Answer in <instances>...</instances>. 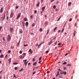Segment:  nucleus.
Masks as SVG:
<instances>
[{"instance_id": "obj_1", "label": "nucleus", "mask_w": 79, "mask_h": 79, "mask_svg": "<svg viewBox=\"0 0 79 79\" xmlns=\"http://www.w3.org/2000/svg\"><path fill=\"white\" fill-rule=\"evenodd\" d=\"M11 40V37H10V35H8L7 37V42H10Z\"/></svg>"}, {"instance_id": "obj_2", "label": "nucleus", "mask_w": 79, "mask_h": 79, "mask_svg": "<svg viewBox=\"0 0 79 79\" xmlns=\"http://www.w3.org/2000/svg\"><path fill=\"white\" fill-rule=\"evenodd\" d=\"M21 13H19L18 14L17 16V17L16 19H18L19 18V17H20V16H21Z\"/></svg>"}, {"instance_id": "obj_3", "label": "nucleus", "mask_w": 79, "mask_h": 79, "mask_svg": "<svg viewBox=\"0 0 79 79\" xmlns=\"http://www.w3.org/2000/svg\"><path fill=\"white\" fill-rule=\"evenodd\" d=\"M22 25L23 26V27L24 28L25 25V23H24V22L23 21L22 22Z\"/></svg>"}, {"instance_id": "obj_4", "label": "nucleus", "mask_w": 79, "mask_h": 79, "mask_svg": "<svg viewBox=\"0 0 79 79\" xmlns=\"http://www.w3.org/2000/svg\"><path fill=\"white\" fill-rule=\"evenodd\" d=\"M28 63V62H24V64H25V67L27 66V64Z\"/></svg>"}, {"instance_id": "obj_5", "label": "nucleus", "mask_w": 79, "mask_h": 79, "mask_svg": "<svg viewBox=\"0 0 79 79\" xmlns=\"http://www.w3.org/2000/svg\"><path fill=\"white\" fill-rule=\"evenodd\" d=\"M10 16L11 17V18L13 17V13H11Z\"/></svg>"}, {"instance_id": "obj_6", "label": "nucleus", "mask_w": 79, "mask_h": 79, "mask_svg": "<svg viewBox=\"0 0 79 79\" xmlns=\"http://www.w3.org/2000/svg\"><path fill=\"white\" fill-rule=\"evenodd\" d=\"M61 72L63 73V74H64V75H66V72L62 71V72H61Z\"/></svg>"}, {"instance_id": "obj_7", "label": "nucleus", "mask_w": 79, "mask_h": 79, "mask_svg": "<svg viewBox=\"0 0 79 79\" xmlns=\"http://www.w3.org/2000/svg\"><path fill=\"white\" fill-rule=\"evenodd\" d=\"M45 6L43 7L42 8L41 10L43 11H44V10H45Z\"/></svg>"}, {"instance_id": "obj_8", "label": "nucleus", "mask_w": 79, "mask_h": 79, "mask_svg": "<svg viewBox=\"0 0 79 79\" xmlns=\"http://www.w3.org/2000/svg\"><path fill=\"white\" fill-rule=\"evenodd\" d=\"M28 24H29V23H28V22H26V23L25 25H26V27H27V26H28Z\"/></svg>"}, {"instance_id": "obj_9", "label": "nucleus", "mask_w": 79, "mask_h": 79, "mask_svg": "<svg viewBox=\"0 0 79 79\" xmlns=\"http://www.w3.org/2000/svg\"><path fill=\"white\" fill-rule=\"evenodd\" d=\"M37 62H35L33 64V66H35L36 64H37Z\"/></svg>"}, {"instance_id": "obj_10", "label": "nucleus", "mask_w": 79, "mask_h": 79, "mask_svg": "<svg viewBox=\"0 0 79 79\" xmlns=\"http://www.w3.org/2000/svg\"><path fill=\"white\" fill-rule=\"evenodd\" d=\"M3 9L2 8H1L0 9V13H2V12H3Z\"/></svg>"}, {"instance_id": "obj_11", "label": "nucleus", "mask_w": 79, "mask_h": 79, "mask_svg": "<svg viewBox=\"0 0 79 79\" xmlns=\"http://www.w3.org/2000/svg\"><path fill=\"white\" fill-rule=\"evenodd\" d=\"M71 3L72 2H70L69 4H68V6H71Z\"/></svg>"}, {"instance_id": "obj_12", "label": "nucleus", "mask_w": 79, "mask_h": 79, "mask_svg": "<svg viewBox=\"0 0 79 79\" xmlns=\"http://www.w3.org/2000/svg\"><path fill=\"white\" fill-rule=\"evenodd\" d=\"M39 5H40V2H38L36 4L37 6H39Z\"/></svg>"}, {"instance_id": "obj_13", "label": "nucleus", "mask_w": 79, "mask_h": 79, "mask_svg": "<svg viewBox=\"0 0 79 79\" xmlns=\"http://www.w3.org/2000/svg\"><path fill=\"white\" fill-rule=\"evenodd\" d=\"M5 14L4 15V17H2V19H3V20H4V19H5Z\"/></svg>"}, {"instance_id": "obj_14", "label": "nucleus", "mask_w": 79, "mask_h": 79, "mask_svg": "<svg viewBox=\"0 0 79 79\" xmlns=\"http://www.w3.org/2000/svg\"><path fill=\"white\" fill-rule=\"evenodd\" d=\"M23 56L22 55H21L20 56V59H23Z\"/></svg>"}, {"instance_id": "obj_15", "label": "nucleus", "mask_w": 79, "mask_h": 79, "mask_svg": "<svg viewBox=\"0 0 79 79\" xmlns=\"http://www.w3.org/2000/svg\"><path fill=\"white\" fill-rule=\"evenodd\" d=\"M10 31H11V32H13V28H10Z\"/></svg>"}, {"instance_id": "obj_16", "label": "nucleus", "mask_w": 79, "mask_h": 79, "mask_svg": "<svg viewBox=\"0 0 79 79\" xmlns=\"http://www.w3.org/2000/svg\"><path fill=\"white\" fill-rule=\"evenodd\" d=\"M42 29L40 28V31L42 32Z\"/></svg>"}, {"instance_id": "obj_17", "label": "nucleus", "mask_w": 79, "mask_h": 79, "mask_svg": "<svg viewBox=\"0 0 79 79\" xmlns=\"http://www.w3.org/2000/svg\"><path fill=\"white\" fill-rule=\"evenodd\" d=\"M34 26H35V23H33L31 25V26H32V27H34Z\"/></svg>"}, {"instance_id": "obj_18", "label": "nucleus", "mask_w": 79, "mask_h": 79, "mask_svg": "<svg viewBox=\"0 0 79 79\" xmlns=\"http://www.w3.org/2000/svg\"><path fill=\"white\" fill-rule=\"evenodd\" d=\"M24 21H27V18H25L24 19Z\"/></svg>"}, {"instance_id": "obj_19", "label": "nucleus", "mask_w": 79, "mask_h": 79, "mask_svg": "<svg viewBox=\"0 0 79 79\" xmlns=\"http://www.w3.org/2000/svg\"><path fill=\"white\" fill-rule=\"evenodd\" d=\"M59 78H63V76H62L61 75H60V76H59Z\"/></svg>"}, {"instance_id": "obj_20", "label": "nucleus", "mask_w": 79, "mask_h": 79, "mask_svg": "<svg viewBox=\"0 0 79 79\" xmlns=\"http://www.w3.org/2000/svg\"><path fill=\"white\" fill-rule=\"evenodd\" d=\"M3 56H3V55H2L0 56V58H2V57H3Z\"/></svg>"}, {"instance_id": "obj_21", "label": "nucleus", "mask_w": 79, "mask_h": 79, "mask_svg": "<svg viewBox=\"0 0 79 79\" xmlns=\"http://www.w3.org/2000/svg\"><path fill=\"white\" fill-rule=\"evenodd\" d=\"M22 71H23V69H21V70H19V72H21Z\"/></svg>"}, {"instance_id": "obj_22", "label": "nucleus", "mask_w": 79, "mask_h": 79, "mask_svg": "<svg viewBox=\"0 0 79 79\" xmlns=\"http://www.w3.org/2000/svg\"><path fill=\"white\" fill-rule=\"evenodd\" d=\"M19 43H20V40L19 41V43L17 44L18 46H19Z\"/></svg>"}, {"instance_id": "obj_23", "label": "nucleus", "mask_w": 79, "mask_h": 79, "mask_svg": "<svg viewBox=\"0 0 79 79\" xmlns=\"http://www.w3.org/2000/svg\"><path fill=\"white\" fill-rule=\"evenodd\" d=\"M14 69L15 70H17V69H18V68H17V67H15L14 68Z\"/></svg>"}, {"instance_id": "obj_24", "label": "nucleus", "mask_w": 79, "mask_h": 79, "mask_svg": "<svg viewBox=\"0 0 79 79\" xmlns=\"http://www.w3.org/2000/svg\"><path fill=\"white\" fill-rule=\"evenodd\" d=\"M67 66H71V64H67Z\"/></svg>"}, {"instance_id": "obj_25", "label": "nucleus", "mask_w": 79, "mask_h": 79, "mask_svg": "<svg viewBox=\"0 0 79 79\" xmlns=\"http://www.w3.org/2000/svg\"><path fill=\"white\" fill-rule=\"evenodd\" d=\"M66 23H65L64 25V26H63V27H65V26H66Z\"/></svg>"}, {"instance_id": "obj_26", "label": "nucleus", "mask_w": 79, "mask_h": 79, "mask_svg": "<svg viewBox=\"0 0 79 79\" xmlns=\"http://www.w3.org/2000/svg\"><path fill=\"white\" fill-rule=\"evenodd\" d=\"M10 48L11 49H13V48H14V46H12L10 47Z\"/></svg>"}, {"instance_id": "obj_27", "label": "nucleus", "mask_w": 79, "mask_h": 79, "mask_svg": "<svg viewBox=\"0 0 79 79\" xmlns=\"http://www.w3.org/2000/svg\"><path fill=\"white\" fill-rule=\"evenodd\" d=\"M13 64H14V65H16V64H18V63H13Z\"/></svg>"}, {"instance_id": "obj_28", "label": "nucleus", "mask_w": 79, "mask_h": 79, "mask_svg": "<svg viewBox=\"0 0 79 79\" xmlns=\"http://www.w3.org/2000/svg\"><path fill=\"white\" fill-rule=\"evenodd\" d=\"M53 8H54V9H55V8H56V6H53Z\"/></svg>"}, {"instance_id": "obj_29", "label": "nucleus", "mask_w": 79, "mask_h": 79, "mask_svg": "<svg viewBox=\"0 0 79 79\" xmlns=\"http://www.w3.org/2000/svg\"><path fill=\"white\" fill-rule=\"evenodd\" d=\"M64 28H63L62 30V32H63V31H64Z\"/></svg>"}, {"instance_id": "obj_30", "label": "nucleus", "mask_w": 79, "mask_h": 79, "mask_svg": "<svg viewBox=\"0 0 79 79\" xmlns=\"http://www.w3.org/2000/svg\"><path fill=\"white\" fill-rule=\"evenodd\" d=\"M66 63H67L66 62H64V63H63V64H66Z\"/></svg>"}, {"instance_id": "obj_31", "label": "nucleus", "mask_w": 79, "mask_h": 79, "mask_svg": "<svg viewBox=\"0 0 79 79\" xmlns=\"http://www.w3.org/2000/svg\"><path fill=\"white\" fill-rule=\"evenodd\" d=\"M49 31H50V30H48L47 31V34H48V32H49Z\"/></svg>"}, {"instance_id": "obj_32", "label": "nucleus", "mask_w": 79, "mask_h": 79, "mask_svg": "<svg viewBox=\"0 0 79 79\" xmlns=\"http://www.w3.org/2000/svg\"><path fill=\"white\" fill-rule=\"evenodd\" d=\"M48 52H49V51L47 50L46 51V53H48Z\"/></svg>"}, {"instance_id": "obj_33", "label": "nucleus", "mask_w": 79, "mask_h": 79, "mask_svg": "<svg viewBox=\"0 0 79 79\" xmlns=\"http://www.w3.org/2000/svg\"><path fill=\"white\" fill-rule=\"evenodd\" d=\"M11 58H10L8 60V61L10 62H10H11Z\"/></svg>"}, {"instance_id": "obj_34", "label": "nucleus", "mask_w": 79, "mask_h": 79, "mask_svg": "<svg viewBox=\"0 0 79 79\" xmlns=\"http://www.w3.org/2000/svg\"><path fill=\"white\" fill-rule=\"evenodd\" d=\"M20 34H22V33H23V31L21 30L20 31Z\"/></svg>"}, {"instance_id": "obj_35", "label": "nucleus", "mask_w": 79, "mask_h": 79, "mask_svg": "<svg viewBox=\"0 0 79 79\" xmlns=\"http://www.w3.org/2000/svg\"><path fill=\"white\" fill-rule=\"evenodd\" d=\"M41 45H42V44H40L39 46H38V47H40V46H41Z\"/></svg>"}, {"instance_id": "obj_36", "label": "nucleus", "mask_w": 79, "mask_h": 79, "mask_svg": "<svg viewBox=\"0 0 79 79\" xmlns=\"http://www.w3.org/2000/svg\"><path fill=\"white\" fill-rule=\"evenodd\" d=\"M75 34H76V31H74V33H73L74 36H75Z\"/></svg>"}, {"instance_id": "obj_37", "label": "nucleus", "mask_w": 79, "mask_h": 79, "mask_svg": "<svg viewBox=\"0 0 79 79\" xmlns=\"http://www.w3.org/2000/svg\"><path fill=\"white\" fill-rule=\"evenodd\" d=\"M41 59H42V57H40L39 59V61H40V60H41Z\"/></svg>"}, {"instance_id": "obj_38", "label": "nucleus", "mask_w": 79, "mask_h": 79, "mask_svg": "<svg viewBox=\"0 0 79 79\" xmlns=\"http://www.w3.org/2000/svg\"><path fill=\"white\" fill-rule=\"evenodd\" d=\"M52 41H51L50 42L49 44H48V45H50L51 44H52Z\"/></svg>"}, {"instance_id": "obj_39", "label": "nucleus", "mask_w": 79, "mask_h": 79, "mask_svg": "<svg viewBox=\"0 0 79 79\" xmlns=\"http://www.w3.org/2000/svg\"><path fill=\"white\" fill-rule=\"evenodd\" d=\"M30 18H31L32 19V18H33V15H31L30 16Z\"/></svg>"}, {"instance_id": "obj_40", "label": "nucleus", "mask_w": 79, "mask_h": 79, "mask_svg": "<svg viewBox=\"0 0 79 79\" xmlns=\"http://www.w3.org/2000/svg\"><path fill=\"white\" fill-rule=\"evenodd\" d=\"M60 45H61V43H60L58 44V46H60Z\"/></svg>"}, {"instance_id": "obj_41", "label": "nucleus", "mask_w": 79, "mask_h": 79, "mask_svg": "<svg viewBox=\"0 0 79 79\" xmlns=\"http://www.w3.org/2000/svg\"><path fill=\"white\" fill-rule=\"evenodd\" d=\"M19 53H20V54H21V53H22V51H19Z\"/></svg>"}, {"instance_id": "obj_42", "label": "nucleus", "mask_w": 79, "mask_h": 79, "mask_svg": "<svg viewBox=\"0 0 79 79\" xmlns=\"http://www.w3.org/2000/svg\"><path fill=\"white\" fill-rule=\"evenodd\" d=\"M26 46H28V44H25L24 45V47H26Z\"/></svg>"}, {"instance_id": "obj_43", "label": "nucleus", "mask_w": 79, "mask_h": 79, "mask_svg": "<svg viewBox=\"0 0 79 79\" xmlns=\"http://www.w3.org/2000/svg\"><path fill=\"white\" fill-rule=\"evenodd\" d=\"M30 52L31 53V54H32L33 52V51H32V50H31V51H30Z\"/></svg>"}, {"instance_id": "obj_44", "label": "nucleus", "mask_w": 79, "mask_h": 79, "mask_svg": "<svg viewBox=\"0 0 79 79\" xmlns=\"http://www.w3.org/2000/svg\"><path fill=\"white\" fill-rule=\"evenodd\" d=\"M60 18H59L57 20V21H59V20H60Z\"/></svg>"}, {"instance_id": "obj_45", "label": "nucleus", "mask_w": 79, "mask_h": 79, "mask_svg": "<svg viewBox=\"0 0 79 79\" xmlns=\"http://www.w3.org/2000/svg\"><path fill=\"white\" fill-rule=\"evenodd\" d=\"M49 73H50V71H48L47 72V74H49Z\"/></svg>"}, {"instance_id": "obj_46", "label": "nucleus", "mask_w": 79, "mask_h": 79, "mask_svg": "<svg viewBox=\"0 0 79 79\" xmlns=\"http://www.w3.org/2000/svg\"><path fill=\"white\" fill-rule=\"evenodd\" d=\"M43 1H44V0H41V3H43Z\"/></svg>"}, {"instance_id": "obj_47", "label": "nucleus", "mask_w": 79, "mask_h": 79, "mask_svg": "<svg viewBox=\"0 0 79 79\" xmlns=\"http://www.w3.org/2000/svg\"><path fill=\"white\" fill-rule=\"evenodd\" d=\"M77 15L76 16L75 19H77Z\"/></svg>"}, {"instance_id": "obj_48", "label": "nucleus", "mask_w": 79, "mask_h": 79, "mask_svg": "<svg viewBox=\"0 0 79 79\" xmlns=\"http://www.w3.org/2000/svg\"><path fill=\"white\" fill-rule=\"evenodd\" d=\"M58 71H61V70L60 69H58Z\"/></svg>"}, {"instance_id": "obj_49", "label": "nucleus", "mask_w": 79, "mask_h": 79, "mask_svg": "<svg viewBox=\"0 0 79 79\" xmlns=\"http://www.w3.org/2000/svg\"><path fill=\"white\" fill-rule=\"evenodd\" d=\"M69 21H72V19H70L69 20Z\"/></svg>"}, {"instance_id": "obj_50", "label": "nucleus", "mask_w": 79, "mask_h": 79, "mask_svg": "<svg viewBox=\"0 0 79 79\" xmlns=\"http://www.w3.org/2000/svg\"><path fill=\"white\" fill-rule=\"evenodd\" d=\"M9 18H8V16H7L6 17V19H7H7H8Z\"/></svg>"}, {"instance_id": "obj_51", "label": "nucleus", "mask_w": 79, "mask_h": 79, "mask_svg": "<svg viewBox=\"0 0 79 79\" xmlns=\"http://www.w3.org/2000/svg\"><path fill=\"white\" fill-rule=\"evenodd\" d=\"M31 51V49H30L28 51V52H30Z\"/></svg>"}, {"instance_id": "obj_52", "label": "nucleus", "mask_w": 79, "mask_h": 79, "mask_svg": "<svg viewBox=\"0 0 79 79\" xmlns=\"http://www.w3.org/2000/svg\"><path fill=\"white\" fill-rule=\"evenodd\" d=\"M34 13H37V10H35L34 11Z\"/></svg>"}, {"instance_id": "obj_53", "label": "nucleus", "mask_w": 79, "mask_h": 79, "mask_svg": "<svg viewBox=\"0 0 79 79\" xmlns=\"http://www.w3.org/2000/svg\"><path fill=\"white\" fill-rule=\"evenodd\" d=\"M3 41H5V38H4V37L3 38Z\"/></svg>"}, {"instance_id": "obj_54", "label": "nucleus", "mask_w": 79, "mask_h": 79, "mask_svg": "<svg viewBox=\"0 0 79 79\" xmlns=\"http://www.w3.org/2000/svg\"><path fill=\"white\" fill-rule=\"evenodd\" d=\"M60 74H57L56 75V77H57L58 76H59V75Z\"/></svg>"}, {"instance_id": "obj_55", "label": "nucleus", "mask_w": 79, "mask_h": 79, "mask_svg": "<svg viewBox=\"0 0 79 79\" xmlns=\"http://www.w3.org/2000/svg\"><path fill=\"white\" fill-rule=\"evenodd\" d=\"M56 29H57V27H55L54 28V30L55 31V30H56Z\"/></svg>"}, {"instance_id": "obj_56", "label": "nucleus", "mask_w": 79, "mask_h": 79, "mask_svg": "<svg viewBox=\"0 0 79 79\" xmlns=\"http://www.w3.org/2000/svg\"><path fill=\"white\" fill-rule=\"evenodd\" d=\"M56 11H58V9L56 8Z\"/></svg>"}, {"instance_id": "obj_57", "label": "nucleus", "mask_w": 79, "mask_h": 79, "mask_svg": "<svg viewBox=\"0 0 79 79\" xmlns=\"http://www.w3.org/2000/svg\"><path fill=\"white\" fill-rule=\"evenodd\" d=\"M59 3V1H58L56 2V5H58V4Z\"/></svg>"}, {"instance_id": "obj_58", "label": "nucleus", "mask_w": 79, "mask_h": 79, "mask_svg": "<svg viewBox=\"0 0 79 79\" xmlns=\"http://www.w3.org/2000/svg\"><path fill=\"white\" fill-rule=\"evenodd\" d=\"M8 52H9V53H11V51L8 50Z\"/></svg>"}, {"instance_id": "obj_59", "label": "nucleus", "mask_w": 79, "mask_h": 79, "mask_svg": "<svg viewBox=\"0 0 79 79\" xmlns=\"http://www.w3.org/2000/svg\"><path fill=\"white\" fill-rule=\"evenodd\" d=\"M26 53H23V55H26Z\"/></svg>"}, {"instance_id": "obj_60", "label": "nucleus", "mask_w": 79, "mask_h": 79, "mask_svg": "<svg viewBox=\"0 0 79 79\" xmlns=\"http://www.w3.org/2000/svg\"><path fill=\"white\" fill-rule=\"evenodd\" d=\"M31 64V63H29L28 64V66H29Z\"/></svg>"}, {"instance_id": "obj_61", "label": "nucleus", "mask_w": 79, "mask_h": 79, "mask_svg": "<svg viewBox=\"0 0 79 79\" xmlns=\"http://www.w3.org/2000/svg\"><path fill=\"white\" fill-rule=\"evenodd\" d=\"M68 53H66L65 54V56H66V55H68Z\"/></svg>"}, {"instance_id": "obj_62", "label": "nucleus", "mask_w": 79, "mask_h": 79, "mask_svg": "<svg viewBox=\"0 0 79 79\" xmlns=\"http://www.w3.org/2000/svg\"><path fill=\"white\" fill-rule=\"evenodd\" d=\"M27 61V60H23V61Z\"/></svg>"}, {"instance_id": "obj_63", "label": "nucleus", "mask_w": 79, "mask_h": 79, "mask_svg": "<svg viewBox=\"0 0 79 79\" xmlns=\"http://www.w3.org/2000/svg\"><path fill=\"white\" fill-rule=\"evenodd\" d=\"M55 1L54 0H52L51 2H54Z\"/></svg>"}, {"instance_id": "obj_64", "label": "nucleus", "mask_w": 79, "mask_h": 79, "mask_svg": "<svg viewBox=\"0 0 79 79\" xmlns=\"http://www.w3.org/2000/svg\"><path fill=\"white\" fill-rule=\"evenodd\" d=\"M32 60L33 61H35V59L33 58Z\"/></svg>"}]
</instances>
